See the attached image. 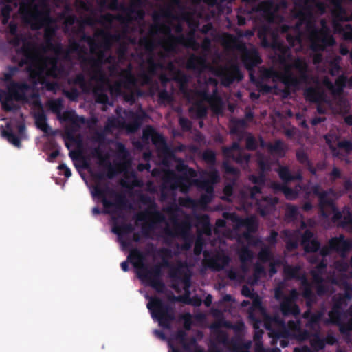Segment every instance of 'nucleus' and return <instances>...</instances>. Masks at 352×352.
<instances>
[{"label": "nucleus", "mask_w": 352, "mask_h": 352, "mask_svg": "<svg viewBox=\"0 0 352 352\" xmlns=\"http://www.w3.org/2000/svg\"><path fill=\"white\" fill-rule=\"evenodd\" d=\"M7 69L8 71L3 74L1 79L6 82L11 83V82H14L12 78L15 74L19 71V69L17 66H8Z\"/></svg>", "instance_id": "338daca9"}, {"label": "nucleus", "mask_w": 352, "mask_h": 352, "mask_svg": "<svg viewBox=\"0 0 352 352\" xmlns=\"http://www.w3.org/2000/svg\"><path fill=\"white\" fill-rule=\"evenodd\" d=\"M221 327L231 328L235 331H242L244 329L245 324L243 322H238L237 324L232 325L230 322L224 320H221L219 322H214L211 325V329H219Z\"/></svg>", "instance_id": "c03bdc74"}, {"label": "nucleus", "mask_w": 352, "mask_h": 352, "mask_svg": "<svg viewBox=\"0 0 352 352\" xmlns=\"http://www.w3.org/2000/svg\"><path fill=\"white\" fill-rule=\"evenodd\" d=\"M227 158L232 159L236 163L241 166H247L250 160V155L245 153L243 151L236 153L232 156H229Z\"/></svg>", "instance_id": "49530a36"}, {"label": "nucleus", "mask_w": 352, "mask_h": 352, "mask_svg": "<svg viewBox=\"0 0 352 352\" xmlns=\"http://www.w3.org/2000/svg\"><path fill=\"white\" fill-rule=\"evenodd\" d=\"M23 41L22 46L16 50L17 54L23 56V58L19 62L18 67H22L27 65L28 66V71L34 72L32 67L35 65L38 60L37 50L34 43L25 39Z\"/></svg>", "instance_id": "f8f14e48"}, {"label": "nucleus", "mask_w": 352, "mask_h": 352, "mask_svg": "<svg viewBox=\"0 0 352 352\" xmlns=\"http://www.w3.org/2000/svg\"><path fill=\"white\" fill-rule=\"evenodd\" d=\"M333 6L331 14L335 27L338 25V22L349 21L351 16L349 15L346 10L342 5V0H328Z\"/></svg>", "instance_id": "dca6fc26"}, {"label": "nucleus", "mask_w": 352, "mask_h": 352, "mask_svg": "<svg viewBox=\"0 0 352 352\" xmlns=\"http://www.w3.org/2000/svg\"><path fill=\"white\" fill-rule=\"evenodd\" d=\"M277 173L279 178L283 182V184H287L294 181H301L302 179V175L300 170H298L295 174H292L288 166H280L277 170Z\"/></svg>", "instance_id": "393cba45"}, {"label": "nucleus", "mask_w": 352, "mask_h": 352, "mask_svg": "<svg viewBox=\"0 0 352 352\" xmlns=\"http://www.w3.org/2000/svg\"><path fill=\"white\" fill-rule=\"evenodd\" d=\"M25 18L30 24L32 30H38L46 26L44 32V39L45 45L53 42V38L56 34V29L53 27L47 26L52 21L50 10L48 6L43 3L41 8L34 5L30 10H26L24 13Z\"/></svg>", "instance_id": "f03ea898"}, {"label": "nucleus", "mask_w": 352, "mask_h": 352, "mask_svg": "<svg viewBox=\"0 0 352 352\" xmlns=\"http://www.w3.org/2000/svg\"><path fill=\"white\" fill-rule=\"evenodd\" d=\"M329 244L333 251L340 253L342 256H344L352 248L351 241L346 239L342 234L331 239Z\"/></svg>", "instance_id": "a211bd4d"}, {"label": "nucleus", "mask_w": 352, "mask_h": 352, "mask_svg": "<svg viewBox=\"0 0 352 352\" xmlns=\"http://www.w3.org/2000/svg\"><path fill=\"white\" fill-rule=\"evenodd\" d=\"M297 161L303 166L312 175H316V168L309 160L307 153L303 148H299L296 151Z\"/></svg>", "instance_id": "c85d7f7f"}, {"label": "nucleus", "mask_w": 352, "mask_h": 352, "mask_svg": "<svg viewBox=\"0 0 352 352\" xmlns=\"http://www.w3.org/2000/svg\"><path fill=\"white\" fill-rule=\"evenodd\" d=\"M154 25H153L149 30L150 34L155 36L159 32H164L169 35V38L166 41V50L168 52H175L177 45H182L187 47H192L196 50L199 44L196 41L192 34L186 37L184 35L181 34L175 36L171 34V30L169 26L164 23H159L160 20V16L158 14H154L153 16Z\"/></svg>", "instance_id": "423d86ee"}, {"label": "nucleus", "mask_w": 352, "mask_h": 352, "mask_svg": "<svg viewBox=\"0 0 352 352\" xmlns=\"http://www.w3.org/2000/svg\"><path fill=\"white\" fill-rule=\"evenodd\" d=\"M344 311L336 309L331 307V309L329 311V320L327 321L328 323L332 324L340 325L342 321Z\"/></svg>", "instance_id": "a18cd8bd"}, {"label": "nucleus", "mask_w": 352, "mask_h": 352, "mask_svg": "<svg viewBox=\"0 0 352 352\" xmlns=\"http://www.w3.org/2000/svg\"><path fill=\"white\" fill-rule=\"evenodd\" d=\"M71 82L74 85H78L85 91L87 90V82L82 73H78L72 78Z\"/></svg>", "instance_id": "680f3d73"}, {"label": "nucleus", "mask_w": 352, "mask_h": 352, "mask_svg": "<svg viewBox=\"0 0 352 352\" xmlns=\"http://www.w3.org/2000/svg\"><path fill=\"white\" fill-rule=\"evenodd\" d=\"M143 3L142 0H132L131 5L126 8L125 12L127 13V16L126 17L122 16V15H118L117 19L119 21L122 23L130 22L132 20L131 16V14H136L137 18L140 19H142L144 17V12L142 10H137L136 7H140Z\"/></svg>", "instance_id": "412c9836"}, {"label": "nucleus", "mask_w": 352, "mask_h": 352, "mask_svg": "<svg viewBox=\"0 0 352 352\" xmlns=\"http://www.w3.org/2000/svg\"><path fill=\"white\" fill-rule=\"evenodd\" d=\"M92 155L100 160L101 165L107 167V176L108 179L114 178L119 173L117 166H112L107 157H104L102 150L99 147L95 148L92 151Z\"/></svg>", "instance_id": "aec40b11"}, {"label": "nucleus", "mask_w": 352, "mask_h": 352, "mask_svg": "<svg viewBox=\"0 0 352 352\" xmlns=\"http://www.w3.org/2000/svg\"><path fill=\"white\" fill-rule=\"evenodd\" d=\"M267 24L262 25L259 27L257 32L258 37L261 41V45L264 47H270L272 46V43L269 38L274 39L276 37V33L270 27L272 23L266 22Z\"/></svg>", "instance_id": "4be33fe9"}, {"label": "nucleus", "mask_w": 352, "mask_h": 352, "mask_svg": "<svg viewBox=\"0 0 352 352\" xmlns=\"http://www.w3.org/2000/svg\"><path fill=\"white\" fill-rule=\"evenodd\" d=\"M320 243L316 239H314L312 241L307 243L303 247L305 252L307 253L316 252L320 250Z\"/></svg>", "instance_id": "774afa93"}, {"label": "nucleus", "mask_w": 352, "mask_h": 352, "mask_svg": "<svg viewBox=\"0 0 352 352\" xmlns=\"http://www.w3.org/2000/svg\"><path fill=\"white\" fill-rule=\"evenodd\" d=\"M151 142L160 152L164 154H169L170 153V149L163 135L156 132L153 137H152Z\"/></svg>", "instance_id": "f704fd0d"}, {"label": "nucleus", "mask_w": 352, "mask_h": 352, "mask_svg": "<svg viewBox=\"0 0 352 352\" xmlns=\"http://www.w3.org/2000/svg\"><path fill=\"white\" fill-rule=\"evenodd\" d=\"M92 194L102 199L106 214H115L118 218H124L122 210L131 209L132 205L129 203L126 197L121 194H116L110 190L107 186L102 188L98 185L94 187Z\"/></svg>", "instance_id": "7ed1b4c3"}, {"label": "nucleus", "mask_w": 352, "mask_h": 352, "mask_svg": "<svg viewBox=\"0 0 352 352\" xmlns=\"http://www.w3.org/2000/svg\"><path fill=\"white\" fill-rule=\"evenodd\" d=\"M236 222L239 226L244 227L246 228V231L243 233V237L248 240L250 241L253 239L252 235V233H255L258 228V223L254 217H247V218H241L237 217L236 219Z\"/></svg>", "instance_id": "6ab92c4d"}, {"label": "nucleus", "mask_w": 352, "mask_h": 352, "mask_svg": "<svg viewBox=\"0 0 352 352\" xmlns=\"http://www.w3.org/2000/svg\"><path fill=\"white\" fill-rule=\"evenodd\" d=\"M140 201L148 206V208L144 211L138 213L135 219L137 221L146 222L142 226V234L147 237L150 232L153 231L157 223H163L166 218L162 212L157 210V205L155 200L146 195H142L140 197Z\"/></svg>", "instance_id": "39448f33"}, {"label": "nucleus", "mask_w": 352, "mask_h": 352, "mask_svg": "<svg viewBox=\"0 0 352 352\" xmlns=\"http://www.w3.org/2000/svg\"><path fill=\"white\" fill-rule=\"evenodd\" d=\"M280 79L287 87H298L308 83L310 75L307 63L302 58H296L292 63L285 65Z\"/></svg>", "instance_id": "20e7f679"}, {"label": "nucleus", "mask_w": 352, "mask_h": 352, "mask_svg": "<svg viewBox=\"0 0 352 352\" xmlns=\"http://www.w3.org/2000/svg\"><path fill=\"white\" fill-rule=\"evenodd\" d=\"M47 50L52 51L56 56L63 55L65 59L69 58L70 50H65L61 43H56L52 42L46 45Z\"/></svg>", "instance_id": "79ce46f5"}, {"label": "nucleus", "mask_w": 352, "mask_h": 352, "mask_svg": "<svg viewBox=\"0 0 352 352\" xmlns=\"http://www.w3.org/2000/svg\"><path fill=\"white\" fill-rule=\"evenodd\" d=\"M62 119L64 121L71 122L76 126L79 127L80 124L85 123V118L83 116L77 115L75 111H66L63 113Z\"/></svg>", "instance_id": "4c0bfd02"}, {"label": "nucleus", "mask_w": 352, "mask_h": 352, "mask_svg": "<svg viewBox=\"0 0 352 352\" xmlns=\"http://www.w3.org/2000/svg\"><path fill=\"white\" fill-rule=\"evenodd\" d=\"M133 67L131 64L121 69L119 74V80H118L124 89L131 91L137 85V78L132 72Z\"/></svg>", "instance_id": "f3484780"}, {"label": "nucleus", "mask_w": 352, "mask_h": 352, "mask_svg": "<svg viewBox=\"0 0 352 352\" xmlns=\"http://www.w3.org/2000/svg\"><path fill=\"white\" fill-rule=\"evenodd\" d=\"M95 100L98 104H109V96L103 91L102 88H97L94 90Z\"/></svg>", "instance_id": "6e6d98bb"}, {"label": "nucleus", "mask_w": 352, "mask_h": 352, "mask_svg": "<svg viewBox=\"0 0 352 352\" xmlns=\"http://www.w3.org/2000/svg\"><path fill=\"white\" fill-rule=\"evenodd\" d=\"M7 128L8 130L3 132V135L7 138L9 142L19 148L21 145L19 138L13 133L12 129H10L9 124L7 125Z\"/></svg>", "instance_id": "603ef678"}, {"label": "nucleus", "mask_w": 352, "mask_h": 352, "mask_svg": "<svg viewBox=\"0 0 352 352\" xmlns=\"http://www.w3.org/2000/svg\"><path fill=\"white\" fill-rule=\"evenodd\" d=\"M283 274L286 280H297L301 276L300 267L298 265H285L283 267Z\"/></svg>", "instance_id": "ea45409f"}, {"label": "nucleus", "mask_w": 352, "mask_h": 352, "mask_svg": "<svg viewBox=\"0 0 352 352\" xmlns=\"http://www.w3.org/2000/svg\"><path fill=\"white\" fill-rule=\"evenodd\" d=\"M247 126L248 123L243 119H235L231 121L230 133L237 136L238 140L236 142H240L243 140H245L248 132L242 130V129L247 127Z\"/></svg>", "instance_id": "a878e982"}, {"label": "nucleus", "mask_w": 352, "mask_h": 352, "mask_svg": "<svg viewBox=\"0 0 352 352\" xmlns=\"http://www.w3.org/2000/svg\"><path fill=\"white\" fill-rule=\"evenodd\" d=\"M186 265L185 263L178 261L176 265H173L170 267L168 275L170 278L173 280H180L183 276H185L188 273L186 269Z\"/></svg>", "instance_id": "72a5a7b5"}, {"label": "nucleus", "mask_w": 352, "mask_h": 352, "mask_svg": "<svg viewBox=\"0 0 352 352\" xmlns=\"http://www.w3.org/2000/svg\"><path fill=\"white\" fill-rule=\"evenodd\" d=\"M146 62L148 66V72L151 74H155L157 70L162 69L164 67L163 63L156 60L153 55L148 56Z\"/></svg>", "instance_id": "8fccbe9b"}, {"label": "nucleus", "mask_w": 352, "mask_h": 352, "mask_svg": "<svg viewBox=\"0 0 352 352\" xmlns=\"http://www.w3.org/2000/svg\"><path fill=\"white\" fill-rule=\"evenodd\" d=\"M147 308L151 311L153 318L157 320L160 327L170 329L171 323L175 319V311L170 305L158 297H154L148 302Z\"/></svg>", "instance_id": "0eeeda50"}, {"label": "nucleus", "mask_w": 352, "mask_h": 352, "mask_svg": "<svg viewBox=\"0 0 352 352\" xmlns=\"http://www.w3.org/2000/svg\"><path fill=\"white\" fill-rule=\"evenodd\" d=\"M319 206L322 211V215L326 216L324 211L323 210L324 207L334 208L333 202L328 196L327 191H322V195L318 197Z\"/></svg>", "instance_id": "09e8293b"}, {"label": "nucleus", "mask_w": 352, "mask_h": 352, "mask_svg": "<svg viewBox=\"0 0 352 352\" xmlns=\"http://www.w3.org/2000/svg\"><path fill=\"white\" fill-rule=\"evenodd\" d=\"M139 45L149 53H152L155 47V41L146 36L140 38Z\"/></svg>", "instance_id": "13d9d810"}, {"label": "nucleus", "mask_w": 352, "mask_h": 352, "mask_svg": "<svg viewBox=\"0 0 352 352\" xmlns=\"http://www.w3.org/2000/svg\"><path fill=\"white\" fill-rule=\"evenodd\" d=\"M340 58L336 56L335 58L329 62V74L332 76H336L341 72V67L340 65Z\"/></svg>", "instance_id": "bf43d9fd"}, {"label": "nucleus", "mask_w": 352, "mask_h": 352, "mask_svg": "<svg viewBox=\"0 0 352 352\" xmlns=\"http://www.w3.org/2000/svg\"><path fill=\"white\" fill-rule=\"evenodd\" d=\"M239 257L242 264H245L246 262L251 261L254 254L252 250L248 247L245 246L241 248L239 251Z\"/></svg>", "instance_id": "4d7b16f0"}, {"label": "nucleus", "mask_w": 352, "mask_h": 352, "mask_svg": "<svg viewBox=\"0 0 352 352\" xmlns=\"http://www.w3.org/2000/svg\"><path fill=\"white\" fill-rule=\"evenodd\" d=\"M32 89V87L25 82H11L8 85V90L14 94V100L27 102L29 98L31 99H38L39 94L33 92L28 97L27 92Z\"/></svg>", "instance_id": "4468645a"}, {"label": "nucleus", "mask_w": 352, "mask_h": 352, "mask_svg": "<svg viewBox=\"0 0 352 352\" xmlns=\"http://www.w3.org/2000/svg\"><path fill=\"white\" fill-rule=\"evenodd\" d=\"M310 345L314 350L318 351L325 347V341L318 333H316L310 339Z\"/></svg>", "instance_id": "5fc2aeb1"}, {"label": "nucleus", "mask_w": 352, "mask_h": 352, "mask_svg": "<svg viewBox=\"0 0 352 352\" xmlns=\"http://www.w3.org/2000/svg\"><path fill=\"white\" fill-rule=\"evenodd\" d=\"M50 67L46 69L45 74L47 76L58 78L65 74V68L62 65H58L56 57L50 58Z\"/></svg>", "instance_id": "2f4dec72"}, {"label": "nucleus", "mask_w": 352, "mask_h": 352, "mask_svg": "<svg viewBox=\"0 0 352 352\" xmlns=\"http://www.w3.org/2000/svg\"><path fill=\"white\" fill-rule=\"evenodd\" d=\"M268 149L272 153H275L280 157H284L285 155V149L282 140H278L274 144H269Z\"/></svg>", "instance_id": "de8ad7c7"}, {"label": "nucleus", "mask_w": 352, "mask_h": 352, "mask_svg": "<svg viewBox=\"0 0 352 352\" xmlns=\"http://www.w3.org/2000/svg\"><path fill=\"white\" fill-rule=\"evenodd\" d=\"M347 81V77L344 74H341L336 79L334 84L327 80L324 81V85L333 95L339 96L342 94Z\"/></svg>", "instance_id": "b1692460"}, {"label": "nucleus", "mask_w": 352, "mask_h": 352, "mask_svg": "<svg viewBox=\"0 0 352 352\" xmlns=\"http://www.w3.org/2000/svg\"><path fill=\"white\" fill-rule=\"evenodd\" d=\"M103 37V41L100 45L96 43L90 36H85L89 41L90 50L91 53H95V50L99 47H102L104 50H109L112 46V42L107 36V34H101Z\"/></svg>", "instance_id": "e433bc0d"}, {"label": "nucleus", "mask_w": 352, "mask_h": 352, "mask_svg": "<svg viewBox=\"0 0 352 352\" xmlns=\"http://www.w3.org/2000/svg\"><path fill=\"white\" fill-rule=\"evenodd\" d=\"M308 0H300L301 8L296 14L300 23H307L309 32L310 48L314 52L324 51L327 47H332L336 44V40L331 34L329 28L327 25L325 21L322 20V27L316 28L311 22L313 13L311 8L308 5Z\"/></svg>", "instance_id": "f257e3e1"}, {"label": "nucleus", "mask_w": 352, "mask_h": 352, "mask_svg": "<svg viewBox=\"0 0 352 352\" xmlns=\"http://www.w3.org/2000/svg\"><path fill=\"white\" fill-rule=\"evenodd\" d=\"M145 117V113H138L130 111L129 118L130 120L126 124L125 128L129 133H135L138 131L142 124L143 120Z\"/></svg>", "instance_id": "bb28decb"}, {"label": "nucleus", "mask_w": 352, "mask_h": 352, "mask_svg": "<svg viewBox=\"0 0 352 352\" xmlns=\"http://www.w3.org/2000/svg\"><path fill=\"white\" fill-rule=\"evenodd\" d=\"M324 315V311L322 310L318 311L316 313H313L310 319L307 321L306 324L307 327L314 328L316 325H318L320 320H322Z\"/></svg>", "instance_id": "e2e57ef3"}, {"label": "nucleus", "mask_w": 352, "mask_h": 352, "mask_svg": "<svg viewBox=\"0 0 352 352\" xmlns=\"http://www.w3.org/2000/svg\"><path fill=\"white\" fill-rule=\"evenodd\" d=\"M243 151L239 142H234L230 146H223L222 152L226 157Z\"/></svg>", "instance_id": "864d4df0"}, {"label": "nucleus", "mask_w": 352, "mask_h": 352, "mask_svg": "<svg viewBox=\"0 0 352 352\" xmlns=\"http://www.w3.org/2000/svg\"><path fill=\"white\" fill-rule=\"evenodd\" d=\"M34 118L36 126L43 132L50 135H55L56 134V131H53L47 123V116L43 110L37 113Z\"/></svg>", "instance_id": "c756f323"}, {"label": "nucleus", "mask_w": 352, "mask_h": 352, "mask_svg": "<svg viewBox=\"0 0 352 352\" xmlns=\"http://www.w3.org/2000/svg\"><path fill=\"white\" fill-rule=\"evenodd\" d=\"M223 170L226 174L231 175L234 177V179H227L225 183L223 192L224 195L223 199L228 200L229 197L233 195L234 187L236 184V182L240 175V170L232 166L228 161H224L222 164Z\"/></svg>", "instance_id": "2eb2a0df"}, {"label": "nucleus", "mask_w": 352, "mask_h": 352, "mask_svg": "<svg viewBox=\"0 0 352 352\" xmlns=\"http://www.w3.org/2000/svg\"><path fill=\"white\" fill-rule=\"evenodd\" d=\"M206 59L195 54H191L186 61V67L191 70H200L205 67Z\"/></svg>", "instance_id": "c9c22d12"}, {"label": "nucleus", "mask_w": 352, "mask_h": 352, "mask_svg": "<svg viewBox=\"0 0 352 352\" xmlns=\"http://www.w3.org/2000/svg\"><path fill=\"white\" fill-rule=\"evenodd\" d=\"M106 50H100L97 58L93 56H80V67L84 72H87L91 76L93 80H102L104 78L102 70L105 57Z\"/></svg>", "instance_id": "1a4fd4ad"}, {"label": "nucleus", "mask_w": 352, "mask_h": 352, "mask_svg": "<svg viewBox=\"0 0 352 352\" xmlns=\"http://www.w3.org/2000/svg\"><path fill=\"white\" fill-rule=\"evenodd\" d=\"M306 100L312 103H320L323 99V95L316 88L307 87L304 92Z\"/></svg>", "instance_id": "58836bf2"}, {"label": "nucleus", "mask_w": 352, "mask_h": 352, "mask_svg": "<svg viewBox=\"0 0 352 352\" xmlns=\"http://www.w3.org/2000/svg\"><path fill=\"white\" fill-rule=\"evenodd\" d=\"M236 48L240 52L241 59L244 67L250 72V80L254 82L255 78L252 72L256 66L262 63L258 50L254 47L248 48L245 43L239 44Z\"/></svg>", "instance_id": "9b49d317"}, {"label": "nucleus", "mask_w": 352, "mask_h": 352, "mask_svg": "<svg viewBox=\"0 0 352 352\" xmlns=\"http://www.w3.org/2000/svg\"><path fill=\"white\" fill-rule=\"evenodd\" d=\"M137 274L140 279L146 282L156 291L160 292L164 289L165 285L162 280V270L160 265H155L149 267L146 264L138 272Z\"/></svg>", "instance_id": "9d476101"}, {"label": "nucleus", "mask_w": 352, "mask_h": 352, "mask_svg": "<svg viewBox=\"0 0 352 352\" xmlns=\"http://www.w3.org/2000/svg\"><path fill=\"white\" fill-rule=\"evenodd\" d=\"M182 90L184 92V96L187 98L189 102L194 100V98L197 96H201L204 100L207 101H210L212 97L209 94H208L206 92H201L198 91H193V90H183V87H182Z\"/></svg>", "instance_id": "3c124183"}, {"label": "nucleus", "mask_w": 352, "mask_h": 352, "mask_svg": "<svg viewBox=\"0 0 352 352\" xmlns=\"http://www.w3.org/2000/svg\"><path fill=\"white\" fill-rule=\"evenodd\" d=\"M14 94L9 91L0 89V102L2 109L6 112L16 111L20 109V107L14 103Z\"/></svg>", "instance_id": "5701e85b"}, {"label": "nucleus", "mask_w": 352, "mask_h": 352, "mask_svg": "<svg viewBox=\"0 0 352 352\" xmlns=\"http://www.w3.org/2000/svg\"><path fill=\"white\" fill-rule=\"evenodd\" d=\"M128 259L132 263L133 267L136 269L137 272L146 265L144 263V255L140 250L138 249H134L131 251L128 256Z\"/></svg>", "instance_id": "473e14b6"}, {"label": "nucleus", "mask_w": 352, "mask_h": 352, "mask_svg": "<svg viewBox=\"0 0 352 352\" xmlns=\"http://www.w3.org/2000/svg\"><path fill=\"white\" fill-rule=\"evenodd\" d=\"M215 331V340L220 344L227 345L229 344V338L228 333L223 330L219 329H212Z\"/></svg>", "instance_id": "0e129e2a"}, {"label": "nucleus", "mask_w": 352, "mask_h": 352, "mask_svg": "<svg viewBox=\"0 0 352 352\" xmlns=\"http://www.w3.org/2000/svg\"><path fill=\"white\" fill-rule=\"evenodd\" d=\"M274 188L281 191L288 200L296 199L298 196V191L289 187L287 184H274Z\"/></svg>", "instance_id": "37998d69"}, {"label": "nucleus", "mask_w": 352, "mask_h": 352, "mask_svg": "<svg viewBox=\"0 0 352 352\" xmlns=\"http://www.w3.org/2000/svg\"><path fill=\"white\" fill-rule=\"evenodd\" d=\"M287 2L280 0L278 2L274 0H265L252 7V12L257 13L269 23H278L284 21V17L278 14L280 8H287Z\"/></svg>", "instance_id": "6e6552de"}, {"label": "nucleus", "mask_w": 352, "mask_h": 352, "mask_svg": "<svg viewBox=\"0 0 352 352\" xmlns=\"http://www.w3.org/2000/svg\"><path fill=\"white\" fill-rule=\"evenodd\" d=\"M280 309L284 316H293L297 317L300 314V307L296 303H293L285 300L280 301Z\"/></svg>", "instance_id": "7c9ffc66"}, {"label": "nucleus", "mask_w": 352, "mask_h": 352, "mask_svg": "<svg viewBox=\"0 0 352 352\" xmlns=\"http://www.w3.org/2000/svg\"><path fill=\"white\" fill-rule=\"evenodd\" d=\"M221 79V82L224 87H230L235 81H241L243 78L239 67L235 64H231L229 67H223L219 69L217 73Z\"/></svg>", "instance_id": "ddd939ff"}, {"label": "nucleus", "mask_w": 352, "mask_h": 352, "mask_svg": "<svg viewBox=\"0 0 352 352\" xmlns=\"http://www.w3.org/2000/svg\"><path fill=\"white\" fill-rule=\"evenodd\" d=\"M189 111L191 113H195L196 118L198 119H204L208 114V108L202 101H195Z\"/></svg>", "instance_id": "a19ab883"}, {"label": "nucleus", "mask_w": 352, "mask_h": 352, "mask_svg": "<svg viewBox=\"0 0 352 352\" xmlns=\"http://www.w3.org/2000/svg\"><path fill=\"white\" fill-rule=\"evenodd\" d=\"M258 147L256 139L251 133H247L245 138V148L248 151H254Z\"/></svg>", "instance_id": "69168bd1"}, {"label": "nucleus", "mask_w": 352, "mask_h": 352, "mask_svg": "<svg viewBox=\"0 0 352 352\" xmlns=\"http://www.w3.org/2000/svg\"><path fill=\"white\" fill-rule=\"evenodd\" d=\"M129 152L122 143H118L117 144V157L123 162L129 161Z\"/></svg>", "instance_id": "052dcab7"}, {"label": "nucleus", "mask_w": 352, "mask_h": 352, "mask_svg": "<svg viewBox=\"0 0 352 352\" xmlns=\"http://www.w3.org/2000/svg\"><path fill=\"white\" fill-rule=\"evenodd\" d=\"M229 261V257L225 255H216L214 257L204 260V263L206 262L207 265L215 271L222 270L228 264Z\"/></svg>", "instance_id": "cd10ccee"}]
</instances>
